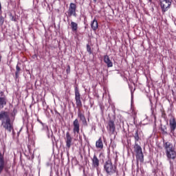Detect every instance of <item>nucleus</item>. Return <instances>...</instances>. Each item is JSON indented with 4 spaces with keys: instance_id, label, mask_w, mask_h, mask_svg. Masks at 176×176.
<instances>
[{
    "instance_id": "obj_1",
    "label": "nucleus",
    "mask_w": 176,
    "mask_h": 176,
    "mask_svg": "<svg viewBox=\"0 0 176 176\" xmlns=\"http://www.w3.org/2000/svg\"><path fill=\"white\" fill-rule=\"evenodd\" d=\"M0 120L1 122V127L7 131L12 133L14 130L13 122L10 120V116H9V112L5 111H0Z\"/></svg>"
},
{
    "instance_id": "obj_2",
    "label": "nucleus",
    "mask_w": 176,
    "mask_h": 176,
    "mask_svg": "<svg viewBox=\"0 0 176 176\" xmlns=\"http://www.w3.org/2000/svg\"><path fill=\"white\" fill-rule=\"evenodd\" d=\"M75 100H76V104L78 109V118H79L81 122L82 120H85L86 119V117L85 116V113L82 112V110H80V108L83 107V104H82V100H80V92H79V89H78L77 87L75 88Z\"/></svg>"
},
{
    "instance_id": "obj_3",
    "label": "nucleus",
    "mask_w": 176,
    "mask_h": 176,
    "mask_svg": "<svg viewBox=\"0 0 176 176\" xmlns=\"http://www.w3.org/2000/svg\"><path fill=\"white\" fill-rule=\"evenodd\" d=\"M163 146L166 151V157L174 160L176 157L175 148L170 142H164Z\"/></svg>"
},
{
    "instance_id": "obj_4",
    "label": "nucleus",
    "mask_w": 176,
    "mask_h": 176,
    "mask_svg": "<svg viewBox=\"0 0 176 176\" xmlns=\"http://www.w3.org/2000/svg\"><path fill=\"white\" fill-rule=\"evenodd\" d=\"M104 170L107 175H113L118 174V166L112 163V160H108L104 164Z\"/></svg>"
},
{
    "instance_id": "obj_5",
    "label": "nucleus",
    "mask_w": 176,
    "mask_h": 176,
    "mask_svg": "<svg viewBox=\"0 0 176 176\" xmlns=\"http://www.w3.org/2000/svg\"><path fill=\"white\" fill-rule=\"evenodd\" d=\"M172 3L173 0H160V6L163 14H164L166 12H168L170 8H171Z\"/></svg>"
},
{
    "instance_id": "obj_6",
    "label": "nucleus",
    "mask_w": 176,
    "mask_h": 176,
    "mask_svg": "<svg viewBox=\"0 0 176 176\" xmlns=\"http://www.w3.org/2000/svg\"><path fill=\"white\" fill-rule=\"evenodd\" d=\"M9 168L10 167L6 166V164L5 163V157H3V154L0 152V175L2 174L3 170L6 173H9Z\"/></svg>"
},
{
    "instance_id": "obj_7",
    "label": "nucleus",
    "mask_w": 176,
    "mask_h": 176,
    "mask_svg": "<svg viewBox=\"0 0 176 176\" xmlns=\"http://www.w3.org/2000/svg\"><path fill=\"white\" fill-rule=\"evenodd\" d=\"M67 14L69 17H71L72 16H74V17H76V4L74 3H71L69 4Z\"/></svg>"
},
{
    "instance_id": "obj_8",
    "label": "nucleus",
    "mask_w": 176,
    "mask_h": 176,
    "mask_svg": "<svg viewBox=\"0 0 176 176\" xmlns=\"http://www.w3.org/2000/svg\"><path fill=\"white\" fill-rule=\"evenodd\" d=\"M73 133L75 135L80 133V124L78 118L75 119L73 122Z\"/></svg>"
},
{
    "instance_id": "obj_9",
    "label": "nucleus",
    "mask_w": 176,
    "mask_h": 176,
    "mask_svg": "<svg viewBox=\"0 0 176 176\" xmlns=\"http://www.w3.org/2000/svg\"><path fill=\"white\" fill-rule=\"evenodd\" d=\"M65 140L66 143V148L70 149L71 146H72V141L74 138H72V135H71L69 131L66 132V137L65 138Z\"/></svg>"
},
{
    "instance_id": "obj_10",
    "label": "nucleus",
    "mask_w": 176,
    "mask_h": 176,
    "mask_svg": "<svg viewBox=\"0 0 176 176\" xmlns=\"http://www.w3.org/2000/svg\"><path fill=\"white\" fill-rule=\"evenodd\" d=\"M169 126L170 129V133H174L176 129V120L175 117L172 116L169 120Z\"/></svg>"
},
{
    "instance_id": "obj_11",
    "label": "nucleus",
    "mask_w": 176,
    "mask_h": 176,
    "mask_svg": "<svg viewBox=\"0 0 176 176\" xmlns=\"http://www.w3.org/2000/svg\"><path fill=\"white\" fill-rule=\"evenodd\" d=\"M107 129L111 133V134H113L115 133V130H116V127L115 126V122L112 120H110L108 122V126Z\"/></svg>"
},
{
    "instance_id": "obj_12",
    "label": "nucleus",
    "mask_w": 176,
    "mask_h": 176,
    "mask_svg": "<svg viewBox=\"0 0 176 176\" xmlns=\"http://www.w3.org/2000/svg\"><path fill=\"white\" fill-rule=\"evenodd\" d=\"M92 162V167L94 168H98L100 167V160H98V157H97V155L96 154L94 155V157L91 158Z\"/></svg>"
},
{
    "instance_id": "obj_13",
    "label": "nucleus",
    "mask_w": 176,
    "mask_h": 176,
    "mask_svg": "<svg viewBox=\"0 0 176 176\" xmlns=\"http://www.w3.org/2000/svg\"><path fill=\"white\" fill-rule=\"evenodd\" d=\"M104 63H105V64H107L108 68H111V67H113V63H112V61L111 60V59L109 58V56H108V55H105L104 56Z\"/></svg>"
},
{
    "instance_id": "obj_14",
    "label": "nucleus",
    "mask_w": 176,
    "mask_h": 176,
    "mask_svg": "<svg viewBox=\"0 0 176 176\" xmlns=\"http://www.w3.org/2000/svg\"><path fill=\"white\" fill-rule=\"evenodd\" d=\"M96 148L97 149H104V143L102 142V138H100L96 142Z\"/></svg>"
},
{
    "instance_id": "obj_15",
    "label": "nucleus",
    "mask_w": 176,
    "mask_h": 176,
    "mask_svg": "<svg viewBox=\"0 0 176 176\" xmlns=\"http://www.w3.org/2000/svg\"><path fill=\"white\" fill-rule=\"evenodd\" d=\"M91 28L93 30V31H97L98 28V21H97V19H94L91 23Z\"/></svg>"
},
{
    "instance_id": "obj_16",
    "label": "nucleus",
    "mask_w": 176,
    "mask_h": 176,
    "mask_svg": "<svg viewBox=\"0 0 176 176\" xmlns=\"http://www.w3.org/2000/svg\"><path fill=\"white\" fill-rule=\"evenodd\" d=\"M133 148L134 152H135L136 155L142 153V148L138 143H135Z\"/></svg>"
},
{
    "instance_id": "obj_17",
    "label": "nucleus",
    "mask_w": 176,
    "mask_h": 176,
    "mask_svg": "<svg viewBox=\"0 0 176 176\" xmlns=\"http://www.w3.org/2000/svg\"><path fill=\"white\" fill-rule=\"evenodd\" d=\"M137 163L140 162V163H144V153H139L136 154Z\"/></svg>"
},
{
    "instance_id": "obj_18",
    "label": "nucleus",
    "mask_w": 176,
    "mask_h": 176,
    "mask_svg": "<svg viewBox=\"0 0 176 176\" xmlns=\"http://www.w3.org/2000/svg\"><path fill=\"white\" fill-rule=\"evenodd\" d=\"M7 101H6V97H0V109H3V107L6 105Z\"/></svg>"
},
{
    "instance_id": "obj_19",
    "label": "nucleus",
    "mask_w": 176,
    "mask_h": 176,
    "mask_svg": "<svg viewBox=\"0 0 176 176\" xmlns=\"http://www.w3.org/2000/svg\"><path fill=\"white\" fill-rule=\"evenodd\" d=\"M20 71H21V68L19 66V64L16 66V72H15V78L19 79L20 78Z\"/></svg>"
},
{
    "instance_id": "obj_20",
    "label": "nucleus",
    "mask_w": 176,
    "mask_h": 176,
    "mask_svg": "<svg viewBox=\"0 0 176 176\" xmlns=\"http://www.w3.org/2000/svg\"><path fill=\"white\" fill-rule=\"evenodd\" d=\"M71 28H72V31H73V32H76L78 31V23L72 21L71 22Z\"/></svg>"
},
{
    "instance_id": "obj_21",
    "label": "nucleus",
    "mask_w": 176,
    "mask_h": 176,
    "mask_svg": "<svg viewBox=\"0 0 176 176\" xmlns=\"http://www.w3.org/2000/svg\"><path fill=\"white\" fill-rule=\"evenodd\" d=\"M133 138L135 139V144H137L138 141H140V135L138 134V130L135 131V134L133 135Z\"/></svg>"
},
{
    "instance_id": "obj_22",
    "label": "nucleus",
    "mask_w": 176,
    "mask_h": 176,
    "mask_svg": "<svg viewBox=\"0 0 176 176\" xmlns=\"http://www.w3.org/2000/svg\"><path fill=\"white\" fill-rule=\"evenodd\" d=\"M161 131L163 134H167V126H164V127L161 128Z\"/></svg>"
},
{
    "instance_id": "obj_23",
    "label": "nucleus",
    "mask_w": 176,
    "mask_h": 176,
    "mask_svg": "<svg viewBox=\"0 0 176 176\" xmlns=\"http://www.w3.org/2000/svg\"><path fill=\"white\" fill-rule=\"evenodd\" d=\"M161 113H162V118L165 119L166 114V111H164V109H161Z\"/></svg>"
},
{
    "instance_id": "obj_24",
    "label": "nucleus",
    "mask_w": 176,
    "mask_h": 176,
    "mask_svg": "<svg viewBox=\"0 0 176 176\" xmlns=\"http://www.w3.org/2000/svg\"><path fill=\"white\" fill-rule=\"evenodd\" d=\"M10 17L11 21H17V19L13 14H10Z\"/></svg>"
},
{
    "instance_id": "obj_25",
    "label": "nucleus",
    "mask_w": 176,
    "mask_h": 176,
    "mask_svg": "<svg viewBox=\"0 0 176 176\" xmlns=\"http://www.w3.org/2000/svg\"><path fill=\"white\" fill-rule=\"evenodd\" d=\"M3 23H5V18L3 16H0V24L1 25H3Z\"/></svg>"
},
{
    "instance_id": "obj_26",
    "label": "nucleus",
    "mask_w": 176,
    "mask_h": 176,
    "mask_svg": "<svg viewBox=\"0 0 176 176\" xmlns=\"http://www.w3.org/2000/svg\"><path fill=\"white\" fill-rule=\"evenodd\" d=\"M87 50L89 54H91V47H90L89 45H87Z\"/></svg>"
},
{
    "instance_id": "obj_27",
    "label": "nucleus",
    "mask_w": 176,
    "mask_h": 176,
    "mask_svg": "<svg viewBox=\"0 0 176 176\" xmlns=\"http://www.w3.org/2000/svg\"><path fill=\"white\" fill-rule=\"evenodd\" d=\"M66 72H67V74H69V72H71V66H69V65H67Z\"/></svg>"
},
{
    "instance_id": "obj_28",
    "label": "nucleus",
    "mask_w": 176,
    "mask_h": 176,
    "mask_svg": "<svg viewBox=\"0 0 176 176\" xmlns=\"http://www.w3.org/2000/svg\"><path fill=\"white\" fill-rule=\"evenodd\" d=\"M82 122L84 126H87V120H86V118L85 120H82Z\"/></svg>"
},
{
    "instance_id": "obj_29",
    "label": "nucleus",
    "mask_w": 176,
    "mask_h": 176,
    "mask_svg": "<svg viewBox=\"0 0 176 176\" xmlns=\"http://www.w3.org/2000/svg\"><path fill=\"white\" fill-rule=\"evenodd\" d=\"M1 61H2V56H1V54H0V63H1Z\"/></svg>"
},
{
    "instance_id": "obj_30",
    "label": "nucleus",
    "mask_w": 176,
    "mask_h": 176,
    "mask_svg": "<svg viewBox=\"0 0 176 176\" xmlns=\"http://www.w3.org/2000/svg\"><path fill=\"white\" fill-rule=\"evenodd\" d=\"M148 2H150V3L152 2V0H148Z\"/></svg>"
},
{
    "instance_id": "obj_31",
    "label": "nucleus",
    "mask_w": 176,
    "mask_h": 176,
    "mask_svg": "<svg viewBox=\"0 0 176 176\" xmlns=\"http://www.w3.org/2000/svg\"><path fill=\"white\" fill-rule=\"evenodd\" d=\"M172 94H174V91H172Z\"/></svg>"
},
{
    "instance_id": "obj_32",
    "label": "nucleus",
    "mask_w": 176,
    "mask_h": 176,
    "mask_svg": "<svg viewBox=\"0 0 176 176\" xmlns=\"http://www.w3.org/2000/svg\"><path fill=\"white\" fill-rule=\"evenodd\" d=\"M94 2H97V0H94Z\"/></svg>"
},
{
    "instance_id": "obj_33",
    "label": "nucleus",
    "mask_w": 176,
    "mask_h": 176,
    "mask_svg": "<svg viewBox=\"0 0 176 176\" xmlns=\"http://www.w3.org/2000/svg\"><path fill=\"white\" fill-rule=\"evenodd\" d=\"M55 1H60V0H55Z\"/></svg>"
}]
</instances>
